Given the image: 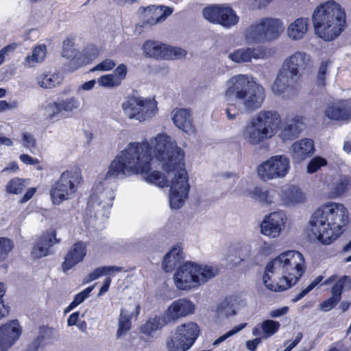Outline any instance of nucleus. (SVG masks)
<instances>
[{
    "label": "nucleus",
    "mask_w": 351,
    "mask_h": 351,
    "mask_svg": "<svg viewBox=\"0 0 351 351\" xmlns=\"http://www.w3.org/2000/svg\"><path fill=\"white\" fill-rule=\"evenodd\" d=\"M133 143L146 145L147 147L148 169L146 173L138 175L160 188L169 186L170 207L181 208L189 198L191 188L184 151L165 133L156 134L149 141Z\"/></svg>",
    "instance_id": "nucleus-1"
},
{
    "label": "nucleus",
    "mask_w": 351,
    "mask_h": 351,
    "mask_svg": "<svg viewBox=\"0 0 351 351\" xmlns=\"http://www.w3.org/2000/svg\"><path fill=\"white\" fill-rule=\"evenodd\" d=\"M147 152L146 145L132 142L118 152L104 177L93 189L87 204V215L101 219L108 217L114 197L110 186L111 181L146 173L149 158Z\"/></svg>",
    "instance_id": "nucleus-2"
},
{
    "label": "nucleus",
    "mask_w": 351,
    "mask_h": 351,
    "mask_svg": "<svg viewBox=\"0 0 351 351\" xmlns=\"http://www.w3.org/2000/svg\"><path fill=\"white\" fill-rule=\"evenodd\" d=\"M348 223V210L341 203L328 202L311 215L306 232L313 242L330 245L344 232Z\"/></svg>",
    "instance_id": "nucleus-3"
},
{
    "label": "nucleus",
    "mask_w": 351,
    "mask_h": 351,
    "mask_svg": "<svg viewBox=\"0 0 351 351\" xmlns=\"http://www.w3.org/2000/svg\"><path fill=\"white\" fill-rule=\"evenodd\" d=\"M224 97L228 102L225 110L227 119L233 121L240 119L238 108L231 103L233 98L240 102L246 112H252L262 106L265 99V90L252 75L237 74L226 82Z\"/></svg>",
    "instance_id": "nucleus-4"
},
{
    "label": "nucleus",
    "mask_w": 351,
    "mask_h": 351,
    "mask_svg": "<svg viewBox=\"0 0 351 351\" xmlns=\"http://www.w3.org/2000/svg\"><path fill=\"white\" fill-rule=\"evenodd\" d=\"M302 254L295 250L281 253L269 261L265 269L263 281L269 290L280 292L295 285L305 271Z\"/></svg>",
    "instance_id": "nucleus-5"
},
{
    "label": "nucleus",
    "mask_w": 351,
    "mask_h": 351,
    "mask_svg": "<svg viewBox=\"0 0 351 351\" xmlns=\"http://www.w3.org/2000/svg\"><path fill=\"white\" fill-rule=\"evenodd\" d=\"M313 22L316 35L325 41L332 40L346 27V13L339 3L327 1L315 9Z\"/></svg>",
    "instance_id": "nucleus-6"
},
{
    "label": "nucleus",
    "mask_w": 351,
    "mask_h": 351,
    "mask_svg": "<svg viewBox=\"0 0 351 351\" xmlns=\"http://www.w3.org/2000/svg\"><path fill=\"white\" fill-rule=\"evenodd\" d=\"M219 274L216 266L186 261L180 264L173 276L175 287L180 291L196 290Z\"/></svg>",
    "instance_id": "nucleus-7"
},
{
    "label": "nucleus",
    "mask_w": 351,
    "mask_h": 351,
    "mask_svg": "<svg viewBox=\"0 0 351 351\" xmlns=\"http://www.w3.org/2000/svg\"><path fill=\"white\" fill-rule=\"evenodd\" d=\"M281 123L280 114L275 110H262L254 115L243 129V138L252 145H258L274 136Z\"/></svg>",
    "instance_id": "nucleus-8"
},
{
    "label": "nucleus",
    "mask_w": 351,
    "mask_h": 351,
    "mask_svg": "<svg viewBox=\"0 0 351 351\" xmlns=\"http://www.w3.org/2000/svg\"><path fill=\"white\" fill-rule=\"evenodd\" d=\"M283 31L284 26L280 20L264 18L248 25L243 32V37L249 45L263 44L277 39Z\"/></svg>",
    "instance_id": "nucleus-9"
},
{
    "label": "nucleus",
    "mask_w": 351,
    "mask_h": 351,
    "mask_svg": "<svg viewBox=\"0 0 351 351\" xmlns=\"http://www.w3.org/2000/svg\"><path fill=\"white\" fill-rule=\"evenodd\" d=\"M82 181L81 171L77 168L64 171L50 189V196L54 204L73 198Z\"/></svg>",
    "instance_id": "nucleus-10"
},
{
    "label": "nucleus",
    "mask_w": 351,
    "mask_h": 351,
    "mask_svg": "<svg viewBox=\"0 0 351 351\" xmlns=\"http://www.w3.org/2000/svg\"><path fill=\"white\" fill-rule=\"evenodd\" d=\"M200 333L197 323L188 322L177 326L165 339V348L167 351H187L195 343Z\"/></svg>",
    "instance_id": "nucleus-11"
},
{
    "label": "nucleus",
    "mask_w": 351,
    "mask_h": 351,
    "mask_svg": "<svg viewBox=\"0 0 351 351\" xmlns=\"http://www.w3.org/2000/svg\"><path fill=\"white\" fill-rule=\"evenodd\" d=\"M124 114L130 120L141 123L152 119L158 112L154 98L132 96L121 104Z\"/></svg>",
    "instance_id": "nucleus-12"
},
{
    "label": "nucleus",
    "mask_w": 351,
    "mask_h": 351,
    "mask_svg": "<svg viewBox=\"0 0 351 351\" xmlns=\"http://www.w3.org/2000/svg\"><path fill=\"white\" fill-rule=\"evenodd\" d=\"M291 169V162L286 155H276L262 162L257 167V174L261 180L267 182L282 179Z\"/></svg>",
    "instance_id": "nucleus-13"
},
{
    "label": "nucleus",
    "mask_w": 351,
    "mask_h": 351,
    "mask_svg": "<svg viewBox=\"0 0 351 351\" xmlns=\"http://www.w3.org/2000/svg\"><path fill=\"white\" fill-rule=\"evenodd\" d=\"M99 52L95 47L87 49L85 53H82L74 47L73 43L67 39L64 40L62 56L68 60L64 66L65 71L72 73L82 66L90 64L98 56Z\"/></svg>",
    "instance_id": "nucleus-14"
},
{
    "label": "nucleus",
    "mask_w": 351,
    "mask_h": 351,
    "mask_svg": "<svg viewBox=\"0 0 351 351\" xmlns=\"http://www.w3.org/2000/svg\"><path fill=\"white\" fill-rule=\"evenodd\" d=\"M142 49L146 57L160 60L180 59L184 58L187 53L184 49L153 40L145 41L142 46Z\"/></svg>",
    "instance_id": "nucleus-15"
},
{
    "label": "nucleus",
    "mask_w": 351,
    "mask_h": 351,
    "mask_svg": "<svg viewBox=\"0 0 351 351\" xmlns=\"http://www.w3.org/2000/svg\"><path fill=\"white\" fill-rule=\"evenodd\" d=\"M350 186L348 176L335 173L325 175L317 184V189L330 199H336L346 193Z\"/></svg>",
    "instance_id": "nucleus-16"
},
{
    "label": "nucleus",
    "mask_w": 351,
    "mask_h": 351,
    "mask_svg": "<svg viewBox=\"0 0 351 351\" xmlns=\"http://www.w3.org/2000/svg\"><path fill=\"white\" fill-rule=\"evenodd\" d=\"M205 19L209 22L220 25L225 28L237 25L239 16L230 7L226 5H213L205 8L202 11Z\"/></svg>",
    "instance_id": "nucleus-17"
},
{
    "label": "nucleus",
    "mask_w": 351,
    "mask_h": 351,
    "mask_svg": "<svg viewBox=\"0 0 351 351\" xmlns=\"http://www.w3.org/2000/svg\"><path fill=\"white\" fill-rule=\"evenodd\" d=\"M288 217L284 210H278L266 215L261 223V232L269 238L276 239L286 230Z\"/></svg>",
    "instance_id": "nucleus-18"
},
{
    "label": "nucleus",
    "mask_w": 351,
    "mask_h": 351,
    "mask_svg": "<svg viewBox=\"0 0 351 351\" xmlns=\"http://www.w3.org/2000/svg\"><path fill=\"white\" fill-rule=\"evenodd\" d=\"M196 305L188 298H182L173 300L166 308L164 313L169 323L175 324L179 319L193 315Z\"/></svg>",
    "instance_id": "nucleus-19"
},
{
    "label": "nucleus",
    "mask_w": 351,
    "mask_h": 351,
    "mask_svg": "<svg viewBox=\"0 0 351 351\" xmlns=\"http://www.w3.org/2000/svg\"><path fill=\"white\" fill-rule=\"evenodd\" d=\"M23 328L18 320H11L0 326V351L10 350L19 341Z\"/></svg>",
    "instance_id": "nucleus-20"
},
{
    "label": "nucleus",
    "mask_w": 351,
    "mask_h": 351,
    "mask_svg": "<svg viewBox=\"0 0 351 351\" xmlns=\"http://www.w3.org/2000/svg\"><path fill=\"white\" fill-rule=\"evenodd\" d=\"M140 308L138 304L132 302L121 309L116 332L117 339L124 336L131 329V319L138 315Z\"/></svg>",
    "instance_id": "nucleus-21"
},
{
    "label": "nucleus",
    "mask_w": 351,
    "mask_h": 351,
    "mask_svg": "<svg viewBox=\"0 0 351 351\" xmlns=\"http://www.w3.org/2000/svg\"><path fill=\"white\" fill-rule=\"evenodd\" d=\"M266 49L263 46L241 47L228 54V58L236 63L249 62L254 59L264 58Z\"/></svg>",
    "instance_id": "nucleus-22"
},
{
    "label": "nucleus",
    "mask_w": 351,
    "mask_h": 351,
    "mask_svg": "<svg viewBox=\"0 0 351 351\" xmlns=\"http://www.w3.org/2000/svg\"><path fill=\"white\" fill-rule=\"evenodd\" d=\"M171 114V120L177 128L189 135L195 134V127L189 110L186 108H175L172 110Z\"/></svg>",
    "instance_id": "nucleus-23"
},
{
    "label": "nucleus",
    "mask_w": 351,
    "mask_h": 351,
    "mask_svg": "<svg viewBox=\"0 0 351 351\" xmlns=\"http://www.w3.org/2000/svg\"><path fill=\"white\" fill-rule=\"evenodd\" d=\"M311 56L306 52L298 51L286 58L283 66L296 75L311 66Z\"/></svg>",
    "instance_id": "nucleus-24"
},
{
    "label": "nucleus",
    "mask_w": 351,
    "mask_h": 351,
    "mask_svg": "<svg viewBox=\"0 0 351 351\" xmlns=\"http://www.w3.org/2000/svg\"><path fill=\"white\" fill-rule=\"evenodd\" d=\"M280 204L283 206L304 204L306 200L305 193L295 185L282 187L279 193Z\"/></svg>",
    "instance_id": "nucleus-25"
},
{
    "label": "nucleus",
    "mask_w": 351,
    "mask_h": 351,
    "mask_svg": "<svg viewBox=\"0 0 351 351\" xmlns=\"http://www.w3.org/2000/svg\"><path fill=\"white\" fill-rule=\"evenodd\" d=\"M56 330L47 326H40L38 334L28 346L29 351H37L39 348L53 344L58 339Z\"/></svg>",
    "instance_id": "nucleus-26"
},
{
    "label": "nucleus",
    "mask_w": 351,
    "mask_h": 351,
    "mask_svg": "<svg viewBox=\"0 0 351 351\" xmlns=\"http://www.w3.org/2000/svg\"><path fill=\"white\" fill-rule=\"evenodd\" d=\"M86 255V245L83 242H77L68 251L62 264V270L66 272L82 262Z\"/></svg>",
    "instance_id": "nucleus-27"
},
{
    "label": "nucleus",
    "mask_w": 351,
    "mask_h": 351,
    "mask_svg": "<svg viewBox=\"0 0 351 351\" xmlns=\"http://www.w3.org/2000/svg\"><path fill=\"white\" fill-rule=\"evenodd\" d=\"M315 152L314 142L311 138H303L291 145V156L295 162H301Z\"/></svg>",
    "instance_id": "nucleus-28"
},
{
    "label": "nucleus",
    "mask_w": 351,
    "mask_h": 351,
    "mask_svg": "<svg viewBox=\"0 0 351 351\" xmlns=\"http://www.w3.org/2000/svg\"><path fill=\"white\" fill-rule=\"evenodd\" d=\"M279 193L274 189L256 186L249 192V196L263 205H280Z\"/></svg>",
    "instance_id": "nucleus-29"
},
{
    "label": "nucleus",
    "mask_w": 351,
    "mask_h": 351,
    "mask_svg": "<svg viewBox=\"0 0 351 351\" xmlns=\"http://www.w3.org/2000/svg\"><path fill=\"white\" fill-rule=\"evenodd\" d=\"M324 114L329 119L344 121L351 119V105L339 101L327 105Z\"/></svg>",
    "instance_id": "nucleus-30"
},
{
    "label": "nucleus",
    "mask_w": 351,
    "mask_h": 351,
    "mask_svg": "<svg viewBox=\"0 0 351 351\" xmlns=\"http://www.w3.org/2000/svg\"><path fill=\"white\" fill-rule=\"evenodd\" d=\"M300 79V75L292 73V71L282 66L274 80L276 90L279 91V89L276 88H278V83L283 82L288 87V95H294L298 88Z\"/></svg>",
    "instance_id": "nucleus-31"
},
{
    "label": "nucleus",
    "mask_w": 351,
    "mask_h": 351,
    "mask_svg": "<svg viewBox=\"0 0 351 351\" xmlns=\"http://www.w3.org/2000/svg\"><path fill=\"white\" fill-rule=\"evenodd\" d=\"M60 241L56 239V231L42 236L38 242L34 245L32 250V256L34 258L46 256L49 254V248Z\"/></svg>",
    "instance_id": "nucleus-32"
},
{
    "label": "nucleus",
    "mask_w": 351,
    "mask_h": 351,
    "mask_svg": "<svg viewBox=\"0 0 351 351\" xmlns=\"http://www.w3.org/2000/svg\"><path fill=\"white\" fill-rule=\"evenodd\" d=\"M173 9L166 6H149L143 11L147 23L153 25L165 21L171 14Z\"/></svg>",
    "instance_id": "nucleus-33"
},
{
    "label": "nucleus",
    "mask_w": 351,
    "mask_h": 351,
    "mask_svg": "<svg viewBox=\"0 0 351 351\" xmlns=\"http://www.w3.org/2000/svg\"><path fill=\"white\" fill-rule=\"evenodd\" d=\"M40 110L45 120L49 123H54L64 118L57 98L44 102L40 106Z\"/></svg>",
    "instance_id": "nucleus-34"
},
{
    "label": "nucleus",
    "mask_w": 351,
    "mask_h": 351,
    "mask_svg": "<svg viewBox=\"0 0 351 351\" xmlns=\"http://www.w3.org/2000/svg\"><path fill=\"white\" fill-rule=\"evenodd\" d=\"M308 29V19L307 18H298L291 23L287 27L288 38L294 41L304 38Z\"/></svg>",
    "instance_id": "nucleus-35"
},
{
    "label": "nucleus",
    "mask_w": 351,
    "mask_h": 351,
    "mask_svg": "<svg viewBox=\"0 0 351 351\" xmlns=\"http://www.w3.org/2000/svg\"><path fill=\"white\" fill-rule=\"evenodd\" d=\"M184 259V252L180 245L173 246L164 256L162 266L165 271L170 272Z\"/></svg>",
    "instance_id": "nucleus-36"
},
{
    "label": "nucleus",
    "mask_w": 351,
    "mask_h": 351,
    "mask_svg": "<svg viewBox=\"0 0 351 351\" xmlns=\"http://www.w3.org/2000/svg\"><path fill=\"white\" fill-rule=\"evenodd\" d=\"M304 128V123L302 117H296L287 122L280 133V137L283 141L291 140L300 133Z\"/></svg>",
    "instance_id": "nucleus-37"
},
{
    "label": "nucleus",
    "mask_w": 351,
    "mask_h": 351,
    "mask_svg": "<svg viewBox=\"0 0 351 351\" xmlns=\"http://www.w3.org/2000/svg\"><path fill=\"white\" fill-rule=\"evenodd\" d=\"M63 80L64 77L60 72L44 73L36 77V83L43 88L49 89L60 85Z\"/></svg>",
    "instance_id": "nucleus-38"
},
{
    "label": "nucleus",
    "mask_w": 351,
    "mask_h": 351,
    "mask_svg": "<svg viewBox=\"0 0 351 351\" xmlns=\"http://www.w3.org/2000/svg\"><path fill=\"white\" fill-rule=\"evenodd\" d=\"M57 100L64 117H71L80 108L81 102L74 96L58 97Z\"/></svg>",
    "instance_id": "nucleus-39"
},
{
    "label": "nucleus",
    "mask_w": 351,
    "mask_h": 351,
    "mask_svg": "<svg viewBox=\"0 0 351 351\" xmlns=\"http://www.w3.org/2000/svg\"><path fill=\"white\" fill-rule=\"evenodd\" d=\"M47 53V47L44 44L35 46L31 54L27 56L24 60L23 64L25 67L32 68L38 64L43 62Z\"/></svg>",
    "instance_id": "nucleus-40"
},
{
    "label": "nucleus",
    "mask_w": 351,
    "mask_h": 351,
    "mask_svg": "<svg viewBox=\"0 0 351 351\" xmlns=\"http://www.w3.org/2000/svg\"><path fill=\"white\" fill-rule=\"evenodd\" d=\"M169 324L166 319L165 313L162 316H155L149 319L145 324L141 326V331L145 335H150L153 332L162 328L165 326Z\"/></svg>",
    "instance_id": "nucleus-41"
},
{
    "label": "nucleus",
    "mask_w": 351,
    "mask_h": 351,
    "mask_svg": "<svg viewBox=\"0 0 351 351\" xmlns=\"http://www.w3.org/2000/svg\"><path fill=\"white\" fill-rule=\"evenodd\" d=\"M14 247L13 242L4 237L0 238V270L6 271L9 263L8 258Z\"/></svg>",
    "instance_id": "nucleus-42"
},
{
    "label": "nucleus",
    "mask_w": 351,
    "mask_h": 351,
    "mask_svg": "<svg viewBox=\"0 0 351 351\" xmlns=\"http://www.w3.org/2000/svg\"><path fill=\"white\" fill-rule=\"evenodd\" d=\"M238 307L237 301L234 298H230L221 302L217 308L219 316L229 317L237 314Z\"/></svg>",
    "instance_id": "nucleus-43"
},
{
    "label": "nucleus",
    "mask_w": 351,
    "mask_h": 351,
    "mask_svg": "<svg viewBox=\"0 0 351 351\" xmlns=\"http://www.w3.org/2000/svg\"><path fill=\"white\" fill-rule=\"evenodd\" d=\"M27 180L14 178L8 181L5 186V191L10 194L19 195L21 193L27 186Z\"/></svg>",
    "instance_id": "nucleus-44"
},
{
    "label": "nucleus",
    "mask_w": 351,
    "mask_h": 351,
    "mask_svg": "<svg viewBox=\"0 0 351 351\" xmlns=\"http://www.w3.org/2000/svg\"><path fill=\"white\" fill-rule=\"evenodd\" d=\"M242 247L240 245L233 246L229 249L226 255V261L232 266H237L244 261L241 254Z\"/></svg>",
    "instance_id": "nucleus-45"
},
{
    "label": "nucleus",
    "mask_w": 351,
    "mask_h": 351,
    "mask_svg": "<svg viewBox=\"0 0 351 351\" xmlns=\"http://www.w3.org/2000/svg\"><path fill=\"white\" fill-rule=\"evenodd\" d=\"M261 326L263 332V337L268 338L276 334L279 330L280 324L277 321L266 319L261 323Z\"/></svg>",
    "instance_id": "nucleus-46"
},
{
    "label": "nucleus",
    "mask_w": 351,
    "mask_h": 351,
    "mask_svg": "<svg viewBox=\"0 0 351 351\" xmlns=\"http://www.w3.org/2000/svg\"><path fill=\"white\" fill-rule=\"evenodd\" d=\"M344 287L351 288V278L347 276L341 277L332 287L331 293L335 297L341 300V293Z\"/></svg>",
    "instance_id": "nucleus-47"
},
{
    "label": "nucleus",
    "mask_w": 351,
    "mask_h": 351,
    "mask_svg": "<svg viewBox=\"0 0 351 351\" xmlns=\"http://www.w3.org/2000/svg\"><path fill=\"white\" fill-rule=\"evenodd\" d=\"M99 86L105 88H114L121 86L112 73L100 76L97 80Z\"/></svg>",
    "instance_id": "nucleus-48"
},
{
    "label": "nucleus",
    "mask_w": 351,
    "mask_h": 351,
    "mask_svg": "<svg viewBox=\"0 0 351 351\" xmlns=\"http://www.w3.org/2000/svg\"><path fill=\"white\" fill-rule=\"evenodd\" d=\"M327 165V160L322 157L316 156L312 158L307 165V172L313 173L318 171L322 167Z\"/></svg>",
    "instance_id": "nucleus-49"
},
{
    "label": "nucleus",
    "mask_w": 351,
    "mask_h": 351,
    "mask_svg": "<svg viewBox=\"0 0 351 351\" xmlns=\"http://www.w3.org/2000/svg\"><path fill=\"white\" fill-rule=\"evenodd\" d=\"M247 326V324L246 323H242V324H240L237 326H235L234 328H232L230 330H229L228 332H227L226 333L223 334V335H221V337H219V338H217L214 342H213V345L214 346H218L221 343H222L223 341H224L225 340H226L228 338L236 335L237 333H238L239 332H240L241 330H242L243 328H245V326Z\"/></svg>",
    "instance_id": "nucleus-50"
},
{
    "label": "nucleus",
    "mask_w": 351,
    "mask_h": 351,
    "mask_svg": "<svg viewBox=\"0 0 351 351\" xmlns=\"http://www.w3.org/2000/svg\"><path fill=\"white\" fill-rule=\"evenodd\" d=\"M94 287H88L82 292L77 293L73 302L70 304V308H74L79 304H82L86 298H88L90 293L93 291Z\"/></svg>",
    "instance_id": "nucleus-51"
},
{
    "label": "nucleus",
    "mask_w": 351,
    "mask_h": 351,
    "mask_svg": "<svg viewBox=\"0 0 351 351\" xmlns=\"http://www.w3.org/2000/svg\"><path fill=\"white\" fill-rule=\"evenodd\" d=\"M116 66V62L112 59L106 58L97 64L95 66L90 69L91 72L96 71H109L113 69Z\"/></svg>",
    "instance_id": "nucleus-52"
},
{
    "label": "nucleus",
    "mask_w": 351,
    "mask_h": 351,
    "mask_svg": "<svg viewBox=\"0 0 351 351\" xmlns=\"http://www.w3.org/2000/svg\"><path fill=\"white\" fill-rule=\"evenodd\" d=\"M22 145L24 147L29 149L32 153H34L36 145L34 136L29 133H23Z\"/></svg>",
    "instance_id": "nucleus-53"
},
{
    "label": "nucleus",
    "mask_w": 351,
    "mask_h": 351,
    "mask_svg": "<svg viewBox=\"0 0 351 351\" xmlns=\"http://www.w3.org/2000/svg\"><path fill=\"white\" fill-rule=\"evenodd\" d=\"M20 160L26 165H32L38 171H42L43 167L40 165V161L36 158L32 157L27 154H22L19 156Z\"/></svg>",
    "instance_id": "nucleus-54"
},
{
    "label": "nucleus",
    "mask_w": 351,
    "mask_h": 351,
    "mask_svg": "<svg viewBox=\"0 0 351 351\" xmlns=\"http://www.w3.org/2000/svg\"><path fill=\"white\" fill-rule=\"evenodd\" d=\"M128 73L127 66L124 64H120L112 73L116 77V80L121 85L122 82L125 79Z\"/></svg>",
    "instance_id": "nucleus-55"
},
{
    "label": "nucleus",
    "mask_w": 351,
    "mask_h": 351,
    "mask_svg": "<svg viewBox=\"0 0 351 351\" xmlns=\"http://www.w3.org/2000/svg\"><path fill=\"white\" fill-rule=\"evenodd\" d=\"M322 280V276H318L316 277L306 288L304 289L300 292L295 301H298L302 298L305 295L313 290Z\"/></svg>",
    "instance_id": "nucleus-56"
},
{
    "label": "nucleus",
    "mask_w": 351,
    "mask_h": 351,
    "mask_svg": "<svg viewBox=\"0 0 351 351\" xmlns=\"http://www.w3.org/2000/svg\"><path fill=\"white\" fill-rule=\"evenodd\" d=\"M340 300L332 295L330 298L326 300L320 304V308L324 312L328 311L333 308Z\"/></svg>",
    "instance_id": "nucleus-57"
},
{
    "label": "nucleus",
    "mask_w": 351,
    "mask_h": 351,
    "mask_svg": "<svg viewBox=\"0 0 351 351\" xmlns=\"http://www.w3.org/2000/svg\"><path fill=\"white\" fill-rule=\"evenodd\" d=\"M329 62H323L320 66L317 74L318 80L322 84H324V80L326 75L327 73V71L329 66Z\"/></svg>",
    "instance_id": "nucleus-58"
},
{
    "label": "nucleus",
    "mask_w": 351,
    "mask_h": 351,
    "mask_svg": "<svg viewBox=\"0 0 351 351\" xmlns=\"http://www.w3.org/2000/svg\"><path fill=\"white\" fill-rule=\"evenodd\" d=\"M278 89H279V91H276L275 87H274V82L271 85V91L272 93L276 95H282L286 97H291V95H288V87L283 83H278Z\"/></svg>",
    "instance_id": "nucleus-59"
},
{
    "label": "nucleus",
    "mask_w": 351,
    "mask_h": 351,
    "mask_svg": "<svg viewBox=\"0 0 351 351\" xmlns=\"http://www.w3.org/2000/svg\"><path fill=\"white\" fill-rule=\"evenodd\" d=\"M104 276L102 267H99L93 271L86 278L85 282L88 283L98 278Z\"/></svg>",
    "instance_id": "nucleus-60"
},
{
    "label": "nucleus",
    "mask_w": 351,
    "mask_h": 351,
    "mask_svg": "<svg viewBox=\"0 0 351 351\" xmlns=\"http://www.w3.org/2000/svg\"><path fill=\"white\" fill-rule=\"evenodd\" d=\"M289 311L288 306H283L280 308L273 309L269 311V316L272 318H277L286 315Z\"/></svg>",
    "instance_id": "nucleus-61"
},
{
    "label": "nucleus",
    "mask_w": 351,
    "mask_h": 351,
    "mask_svg": "<svg viewBox=\"0 0 351 351\" xmlns=\"http://www.w3.org/2000/svg\"><path fill=\"white\" fill-rule=\"evenodd\" d=\"M302 339V334L298 333L295 337V339L293 341H287L285 342V346H286V348L283 351H291L293 348H295L299 342Z\"/></svg>",
    "instance_id": "nucleus-62"
},
{
    "label": "nucleus",
    "mask_w": 351,
    "mask_h": 351,
    "mask_svg": "<svg viewBox=\"0 0 351 351\" xmlns=\"http://www.w3.org/2000/svg\"><path fill=\"white\" fill-rule=\"evenodd\" d=\"M102 268L104 276H112L122 271V267L114 265L103 266Z\"/></svg>",
    "instance_id": "nucleus-63"
},
{
    "label": "nucleus",
    "mask_w": 351,
    "mask_h": 351,
    "mask_svg": "<svg viewBox=\"0 0 351 351\" xmlns=\"http://www.w3.org/2000/svg\"><path fill=\"white\" fill-rule=\"evenodd\" d=\"M274 250L273 245L267 242H263L259 247V252L263 255L270 254Z\"/></svg>",
    "instance_id": "nucleus-64"
}]
</instances>
